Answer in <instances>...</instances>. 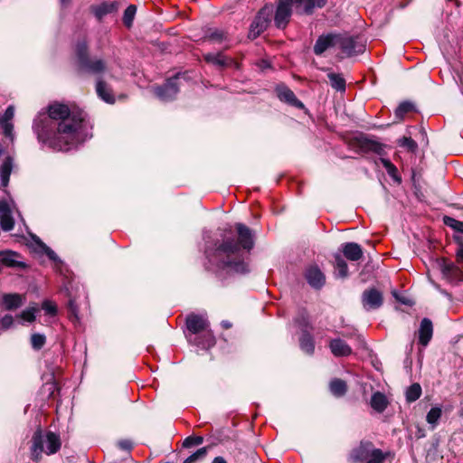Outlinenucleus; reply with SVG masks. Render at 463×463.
Returning <instances> with one entry per match:
<instances>
[{
	"instance_id": "nucleus-49",
	"label": "nucleus",
	"mask_w": 463,
	"mask_h": 463,
	"mask_svg": "<svg viewBox=\"0 0 463 463\" xmlns=\"http://www.w3.org/2000/svg\"><path fill=\"white\" fill-rule=\"evenodd\" d=\"M203 439L200 436H197V437L190 436L184 439V447L189 448V447L194 446V445H201L203 443Z\"/></svg>"
},
{
	"instance_id": "nucleus-53",
	"label": "nucleus",
	"mask_w": 463,
	"mask_h": 463,
	"mask_svg": "<svg viewBox=\"0 0 463 463\" xmlns=\"http://www.w3.org/2000/svg\"><path fill=\"white\" fill-rule=\"evenodd\" d=\"M69 307H70V309H71V313H72L74 316H76V315H77V311H78V310H77V307H76V305H75L74 300H70V302H69Z\"/></svg>"
},
{
	"instance_id": "nucleus-27",
	"label": "nucleus",
	"mask_w": 463,
	"mask_h": 463,
	"mask_svg": "<svg viewBox=\"0 0 463 463\" xmlns=\"http://www.w3.org/2000/svg\"><path fill=\"white\" fill-rule=\"evenodd\" d=\"M194 343L203 349H209L215 345V337L212 331L205 330L202 335L194 338Z\"/></svg>"
},
{
	"instance_id": "nucleus-37",
	"label": "nucleus",
	"mask_w": 463,
	"mask_h": 463,
	"mask_svg": "<svg viewBox=\"0 0 463 463\" xmlns=\"http://www.w3.org/2000/svg\"><path fill=\"white\" fill-rule=\"evenodd\" d=\"M206 39L212 43H221L227 41V34L222 30H214L206 36Z\"/></svg>"
},
{
	"instance_id": "nucleus-45",
	"label": "nucleus",
	"mask_w": 463,
	"mask_h": 463,
	"mask_svg": "<svg viewBox=\"0 0 463 463\" xmlns=\"http://www.w3.org/2000/svg\"><path fill=\"white\" fill-rule=\"evenodd\" d=\"M42 308L50 316H55L57 313L56 305L50 300H44L42 304Z\"/></svg>"
},
{
	"instance_id": "nucleus-42",
	"label": "nucleus",
	"mask_w": 463,
	"mask_h": 463,
	"mask_svg": "<svg viewBox=\"0 0 463 463\" xmlns=\"http://www.w3.org/2000/svg\"><path fill=\"white\" fill-rule=\"evenodd\" d=\"M46 338L42 334H33L31 336V344L33 349L40 350L45 345Z\"/></svg>"
},
{
	"instance_id": "nucleus-25",
	"label": "nucleus",
	"mask_w": 463,
	"mask_h": 463,
	"mask_svg": "<svg viewBox=\"0 0 463 463\" xmlns=\"http://www.w3.org/2000/svg\"><path fill=\"white\" fill-rule=\"evenodd\" d=\"M388 403L386 396L380 392H374L371 397L370 404L372 408L379 413L383 412L387 408Z\"/></svg>"
},
{
	"instance_id": "nucleus-43",
	"label": "nucleus",
	"mask_w": 463,
	"mask_h": 463,
	"mask_svg": "<svg viewBox=\"0 0 463 463\" xmlns=\"http://www.w3.org/2000/svg\"><path fill=\"white\" fill-rule=\"evenodd\" d=\"M207 449L206 448H201L196 452L189 456L184 463H194L199 459L203 458L206 456Z\"/></svg>"
},
{
	"instance_id": "nucleus-30",
	"label": "nucleus",
	"mask_w": 463,
	"mask_h": 463,
	"mask_svg": "<svg viewBox=\"0 0 463 463\" xmlns=\"http://www.w3.org/2000/svg\"><path fill=\"white\" fill-rule=\"evenodd\" d=\"M442 410L439 406L432 407L426 415V421L430 425L431 430H434L441 418Z\"/></svg>"
},
{
	"instance_id": "nucleus-52",
	"label": "nucleus",
	"mask_w": 463,
	"mask_h": 463,
	"mask_svg": "<svg viewBox=\"0 0 463 463\" xmlns=\"http://www.w3.org/2000/svg\"><path fill=\"white\" fill-rule=\"evenodd\" d=\"M403 142L405 145H407L410 148L416 147V143L410 137H404Z\"/></svg>"
},
{
	"instance_id": "nucleus-56",
	"label": "nucleus",
	"mask_w": 463,
	"mask_h": 463,
	"mask_svg": "<svg viewBox=\"0 0 463 463\" xmlns=\"http://www.w3.org/2000/svg\"><path fill=\"white\" fill-rule=\"evenodd\" d=\"M222 326L224 328V329H229L232 327V323L229 322V321H222Z\"/></svg>"
},
{
	"instance_id": "nucleus-36",
	"label": "nucleus",
	"mask_w": 463,
	"mask_h": 463,
	"mask_svg": "<svg viewBox=\"0 0 463 463\" xmlns=\"http://www.w3.org/2000/svg\"><path fill=\"white\" fill-rule=\"evenodd\" d=\"M137 13V7L134 5H130L127 7L123 15V24L128 27H131L133 20Z\"/></svg>"
},
{
	"instance_id": "nucleus-31",
	"label": "nucleus",
	"mask_w": 463,
	"mask_h": 463,
	"mask_svg": "<svg viewBox=\"0 0 463 463\" xmlns=\"http://www.w3.org/2000/svg\"><path fill=\"white\" fill-rule=\"evenodd\" d=\"M335 269L337 277L345 278L348 275L346 261L339 255L335 256Z\"/></svg>"
},
{
	"instance_id": "nucleus-48",
	"label": "nucleus",
	"mask_w": 463,
	"mask_h": 463,
	"mask_svg": "<svg viewBox=\"0 0 463 463\" xmlns=\"http://www.w3.org/2000/svg\"><path fill=\"white\" fill-rule=\"evenodd\" d=\"M14 324V317L11 315H5L0 318V328L6 330L10 328Z\"/></svg>"
},
{
	"instance_id": "nucleus-15",
	"label": "nucleus",
	"mask_w": 463,
	"mask_h": 463,
	"mask_svg": "<svg viewBox=\"0 0 463 463\" xmlns=\"http://www.w3.org/2000/svg\"><path fill=\"white\" fill-rule=\"evenodd\" d=\"M0 225L6 232L13 230L14 225L10 205L3 200H0Z\"/></svg>"
},
{
	"instance_id": "nucleus-51",
	"label": "nucleus",
	"mask_w": 463,
	"mask_h": 463,
	"mask_svg": "<svg viewBox=\"0 0 463 463\" xmlns=\"http://www.w3.org/2000/svg\"><path fill=\"white\" fill-rule=\"evenodd\" d=\"M118 445L121 449L126 451H129L133 447L132 442L128 439L120 440Z\"/></svg>"
},
{
	"instance_id": "nucleus-35",
	"label": "nucleus",
	"mask_w": 463,
	"mask_h": 463,
	"mask_svg": "<svg viewBox=\"0 0 463 463\" xmlns=\"http://www.w3.org/2000/svg\"><path fill=\"white\" fill-rule=\"evenodd\" d=\"M421 395V387L419 383L411 384L406 392V400L409 402L417 401Z\"/></svg>"
},
{
	"instance_id": "nucleus-14",
	"label": "nucleus",
	"mask_w": 463,
	"mask_h": 463,
	"mask_svg": "<svg viewBox=\"0 0 463 463\" xmlns=\"http://www.w3.org/2000/svg\"><path fill=\"white\" fill-rule=\"evenodd\" d=\"M305 277L308 284L315 288H322L326 282L325 275L317 266L308 267L306 270Z\"/></svg>"
},
{
	"instance_id": "nucleus-17",
	"label": "nucleus",
	"mask_w": 463,
	"mask_h": 463,
	"mask_svg": "<svg viewBox=\"0 0 463 463\" xmlns=\"http://www.w3.org/2000/svg\"><path fill=\"white\" fill-rule=\"evenodd\" d=\"M91 12L94 14L95 17L101 21L104 16L109 14H112L118 11V4L117 2H103L97 5H92L90 7Z\"/></svg>"
},
{
	"instance_id": "nucleus-1",
	"label": "nucleus",
	"mask_w": 463,
	"mask_h": 463,
	"mask_svg": "<svg viewBox=\"0 0 463 463\" xmlns=\"http://www.w3.org/2000/svg\"><path fill=\"white\" fill-rule=\"evenodd\" d=\"M83 119L81 111L53 102L46 113H39L33 128L40 142L58 151H68L83 141Z\"/></svg>"
},
{
	"instance_id": "nucleus-44",
	"label": "nucleus",
	"mask_w": 463,
	"mask_h": 463,
	"mask_svg": "<svg viewBox=\"0 0 463 463\" xmlns=\"http://www.w3.org/2000/svg\"><path fill=\"white\" fill-rule=\"evenodd\" d=\"M298 326L301 327L303 333L308 332V329L311 328V324L309 322V317L306 314H302L299 317L296 319Z\"/></svg>"
},
{
	"instance_id": "nucleus-11",
	"label": "nucleus",
	"mask_w": 463,
	"mask_h": 463,
	"mask_svg": "<svg viewBox=\"0 0 463 463\" xmlns=\"http://www.w3.org/2000/svg\"><path fill=\"white\" fill-rule=\"evenodd\" d=\"M203 59L206 62L221 69L229 67L238 68V63L234 61V59L226 56L222 52L217 53H206L203 55Z\"/></svg>"
},
{
	"instance_id": "nucleus-5",
	"label": "nucleus",
	"mask_w": 463,
	"mask_h": 463,
	"mask_svg": "<svg viewBox=\"0 0 463 463\" xmlns=\"http://www.w3.org/2000/svg\"><path fill=\"white\" fill-rule=\"evenodd\" d=\"M78 63L80 69L93 74H99L107 70L106 61L99 57H90L85 40L79 42L75 47Z\"/></svg>"
},
{
	"instance_id": "nucleus-8",
	"label": "nucleus",
	"mask_w": 463,
	"mask_h": 463,
	"mask_svg": "<svg viewBox=\"0 0 463 463\" xmlns=\"http://www.w3.org/2000/svg\"><path fill=\"white\" fill-rule=\"evenodd\" d=\"M176 81V76L168 79L163 86H158L154 89L155 95L164 101L172 99L179 90Z\"/></svg>"
},
{
	"instance_id": "nucleus-16",
	"label": "nucleus",
	"mask_w": 463,
	"mask_h": 463,
	"mask_svg": "<svg viewBox=\"0 0 463 463\" xmlns=\"http://www.w3.org/2000/svg\"><path fill=\"white\" fill-rule=\"evenodd\" d=\"M331 47H336V34L321 35L315 43L314 52L317 55H321Z\"/></svg>"
},
{
	"instance_id": "nucleus-40",
	"label": "nucleus",
	"mask_w": 463,
	"mask_h": 463,
	"mask_svg": "<svg viewBox=\"0 0 463 463\" xmlns=\"http://www.w3.org/2000/svg\"><path fill=\"white\" fill-rule=\"evenodd\" d=\"M385 459V455L379 449H373L372 452H370V456L366 463H383Z\"/></svg>"
},
{
	"instance_id": "nucleus-24",
	"label": "nucleus",
	"mask_w": 463,
	"mask_h": 463,
	"mask_svg": "<svg viewBox=\"0 0 463 463\" xmlns=\"http://www.w3.org/2000/svg\"><path fill=\"white\" fill-rule=\"evenodd\" d=\"M14 166V159L7 156L0 167L1 185L6 187L9 184L10 175Z\"/></svg>"
},
{
	"instance_id": "nucleus-29",
	"label": "nucleus",
	"mask_w": 463,
	"mask_h": 463,
	"mask_svg": "<svg viewBox=\"0 0 463 463\" xmlns=\"http://www.w3.org/2000/svg\"><path fill=\"white\" fill-rule=\"evenodd\" d=\"M299 345L302 351L307 354H313L315 351V343L309 332L303 333L299 339Z\"/></svg>"
},
{
	"instance_id": "nucleus-59",
	"label": "nucleus",
	"mask_w": 463,
	"mask_h": 463,
	"mask_svg": "<svg viewBox=\"0 0 463 463\" xmlns=\"http://www.w3.org/2000/svg\"><path fill=\"white\" fill-rule=\"evenodd\" d=\"M401 302L404 303V304H408V302L406 301V299H400Z\"/></svg>"
},
{
	"instance_id": "nucleus-22",
	"label": "nucleus",
	"mask_w": 463,
	"mask_h": 463,
	"mask_svg": "<svg viewBox=\"0 0 463 463\" xmlns=\"http://www.w3.org/2000/svg\"><path fill=\"white\" fill-rule=\"evenodd\" d=\"M329 348L335 356H348L352 353V348L342 339L335 338L330 341Z\"/></svg>"
},
{
	"instance_id": "nucleus-2",
	"label": "nucleus",
	"mask_w": 463,
	"mask_h": 463,
	"mask_svg": "<svg viewBox=\"0 0 463 463\" xmlns=\"http://www.w3.org/2000/svg\"><path fill=\"white\" fill-rule=\"evenodd\" d=\"M235 227L237 239L225 235L221 242H216L213 248H208L205 252L213 265L228 272L243 274L249 270L245 257L253 248V234L242 223H237Z\"/></svg>"
},
{
	"instance_id": "nucleus-28",
	"label": "nucleus",
	"mask_w": 463,
	"mask_h": 463,
	"mask_svg": "<svg viewBox=\"0 0 463 463\" xmlns=\"http://www.w3.org/2000/svg\"><path fill=\"white\" fill-rule=\"evenodd\" d=\"M96 91L98 96L108 103L114 102V95L110 90V88L107 85V83L101 80H98L96 85Z\"/></svg>"
},
{
	"instance_id": "nucleus-32",
	"label": "nucleus",
	"mask_w": 463,
	"mask_h": 463,
	"mask_svg": "<svg viewBox=\"0 0 463 463\" xmlns=\"http://www.w3.org/2000/svg\"><path fill=\"white\" fill-rule=\"evenodd\" d=\"M380 162L382 163L383 166L385 168L387 174L396 182L400 183L401 178L398 175L397 167L389 160L386 158H380Z\"/></svg>"
},
{
	"instance_id": "nucleus-6",
	"label": "nucleus",
	"mask_w": 463,
	"mask_h": 463,
	"mask_svg": "<svg viewBox=\"0 0 463 463\" xmlns=\"http://www.w3.org/2000/svg\"><path fill=\"white\" fill-rule=\"evenodd\" d=\"M336 47L347 57L363 53L365 45L359 37L348 34H336Z\"/></svg>"
},
{
	"instance_id": "nucleus-38",
	"label": "nucleus",
	"mask_w": 463,
	"mask_h": 463,
	"mask_svg": "<svg viewBox=\"0 0 463 463\" xmlns=\"http://www.w3.org/2000/svg\"><path fill=\"white\" fill-rule=\"evenodd\" d=\"M413 109V105L410 102H402L395 110V117L402 119L404 116Z\"/></svg>"
},
{
	"instance_id": "nucleus-12",
	"label": "nucleus",
	"mask_w": 463,
	"mask_h": 463,
	"mask_svg": "<svg viewBox=\"0 0 463 463\" xmlns=\"http://www.w3.org/2000/svg\"><path fill=\"white\" fill-rule=\"evenodd\" d=\"M362 302L365 309H376L383 304V295L375 288L364 290L362 296Z\"/></svg>"
},
{
	"instance_id": "nucleus-21",
	"label": "nucleus",
	"mask_w": 463,
	"mask_h": 463,
	"mask_svg": "<svg viewBox=\"0 0 463 463\" xmlns=\"http://www.w3.org/2000/svg\"><path fill=\"white\" fill-rule=\"evenodd\" d=\"M345 257L351 261H357L363 257L361 246L355 242H346L342 245Z\"/></svg>"
},
{
	"instance_id": "nucleus-54",
	"label": "nucleus",
	"mask_w": 463,
	"mask_h": 463,
	"mask_svg": "<svg viewBox=\"0 0 463 463\" xmlns=\"http://www.w3.org/2000/svg\"><path fill=\"white\" fill-rule=\"evenodd\" d=\"M457 259L458 261L463 263V247L458 249V250L457 251Z\"/></svg>"
},
{
	"instance_id": "nucleus-33",
	"label": "nucleus",
	"mask_w": 463,
	"mask_h": 463,
	"mask_svg": "<svg viewBox=\"0 0 463 463\" xmlns=\"http://www.w3.org/2000/svg\"><path fill=\"white\" fill-rule=\"evenodd\" d=\"M330 391L335 396H342L346 392V384L343 380L334 379L330 383Z\"/></svg>"
},
{
	"instance_id": "nucleus-57",
	"label": "nucleus",
	"mask_w": 463,
	"mask_h": 463,
	"mask_svg": "<svg viewBox=\"0 0 463 463\" xmlns=\"http://www.w3.org/2000/svg\"><path fill=\"white\" fill-rule=\"evenodd\" d=\"M71 0H60L62 7H67L71 4Z\"/></svg>"
},
{
	"instance_id": "nucleus-7",
	"label": "nucleus",
	"mask_w": 463,
	"mask_h": 463,
	"mask_svg": "<svg viewBox=\"0 0 463 463\" xmlns=\"http://www.w3.org/2000/svg\"><path fill=\"white\" fill-rule=\"evenodd\" d=\"M272 14V5H266L263 8H261L259 11L257 16L250 24V34H252L253 37L258 36L268 27L271 20Z\"/></svg>"
},
{
	"instance_id": "nucleus-26",
	"label": "nucleus",
	"mask_w": 463,
	"mask_h": 463,
	"mask_svg": "<svg viewBox=\"0 0 463 463\" xmlns=\"http://www.w3.org/2000/svg\"><path fill=\"white\" fill-rule=\"evenodd\" d=\"M373 449L371 443H362L353 451L352 457L356 462H366Z\"/></svg>"
},
{
	"instance_id": "nucleus-20",
	"label": "nucleus",
	"mask_w": 463,
	"mask_h": 463,
	"mask_svg": "<svg viewBox=\"0 0 463 463\" xmlns=\"http://www.w3.org/2000/svg\"><path fill=\"white\" fill-rule=\"evenodd\" d=\"M433 334L432 323L429 318H423L419 329V343L426 346L430 341Z\"/></svg>"
},
{
	"instance_id": "nucleus-19",
	"label": "nucleus",
	"mask_w": 463,
	"mask_h": 463,
	"mask_svg": "<svg viewBox=\"0 0 463 463\" xmlns=\"http://www.w3.org/2000/svg\"><path fill=\"white\" fill-rule=\"evenodd\" d=\"M19 254L12 250H0V263L10 268H24L25 264L18 260Z\"/></svg>"
},
{
	"instance_id": "nucleus-46",
	"label": "nucleus",
	"mask_w": 463,
	"mask_h": 463,
	"mask_svg": "<svg viewBox=\"0 0 463 463\" xmlns=\"http://www.w3.org/2000/svg\"><path fill=\"white\" fill-rule=\"evenodd\" d=\"M0 125H1L2 129H3V134L6 137H9L11 140H13V138H14V135H13L14 126H13V124L11 122H0Z\"/></svg>"
},
{
	"instance_id": "nucleus-13",
	"label": "nucleus",
	"mask_w": 463,
	"mask_h": 463,
	"mask_svg": "<svg viewBox=\"0 0 463 463\" xmlns=\"http://www.w3.org/2000/svg\"><path fill=\"white\" fill-rule=\"evenodd\" d=\"M208 326L207 319L203 316L192 314L186 317L187 329L194 335L205 331Z\"/></svg>"
},
{
	"instance_id": "nucleus-3",
	"label": "nucleus",
	"mask_w": 463,
	"mask_h": 463,
	"mask_svg": "<svg viewBox=\"0 0 463 463\" xmlns=\"http://www.w3.org/2000/svg\"><path fill=\"white\" fill-rule=\"evenodd\" d=\"M327 0H278L274 14V23L279 29H284L290 21L292 6L295 5L298 12L312 14L315 8H322Z\"/></svg>"
},
{
	"instance_id": "nucleus-50",
	"label": "nucleus",
	"mask_w": 463,
	"mask_h": 463,
	"mask_svg": "<svg viewBox=\"0 0 463 463\" xmlns=\"http://www.w3.org/2000/svg\"><path fill=\"white\" fill-rule=\"evenodd\" d=\"M14 116V108L13 106H9L5 109L3 117L0 118V122H10V120L13 119Z\"/></svg>"
},
{
	"instance_id": "nucleus-18",
	"label": "nucleus",
	"mask_w": 463,
	"mask_h": 463,
	"mask_svg": "<svg viewBox=\"0 0 463 463\" xmlns=\"http://www.w3.org/2000/svg\"><path fill=\"white\" fill-rule=\"evenodd\" d=\"M278 97L281 101L287 102L288 104L296 107L298 109H303L304 104L296 97L294 92L286 86H279L277 89Z\"/></svg>"
},
{
	"instance_id": "nucleus-58",
	"label": "nucleus",
	"mask_w": 463,
	"mask_h": 463,
	"mask_svg": "<svg viewBox=\"0 0 463 463\" xmlns=\"http://www.w3.org/2000/svg\"><path fill=\"white\" fill-rule=\"evenodd\" d=\"M458 416L463 419V400L460 402V407L458 410Z\"/></svg>"
},
{
	"instance_id": "nucleus-41",
	"label": "nucleus",
	"mask_w": 463,
	"mask_h": 463,
	"mask_svg": "<svg viewBox=\"0 0 463 463\" xmlns=\"http://www.w3.org/2000/svg\"><path fill=\"white\" fill-rule=\"evenodd\" d=\"M39 311L36 307H29L22 311L19 317L26 322H33L35 320V314Z\"/></svg>"
},
{
	"instance_id": "nucleus-9",
	"label": "nucleus",
	"mask_w": 463,
	"mask_h": 463,
	"mask_svg": "<svg viewBox=\"0 0 463 463\" xmlns=\"http://www.w3.org/2000/svg\"><path fill=\"white\" fill-rule=\"evenodd\" d=\"M354 146L362 153H375L382 155L383 152V146L374 140L369 139L365 137H357L354 139Z\"/></svg>"
},
{
	"instance_id": "nucleus-34",
	"label": "nucleus",
	"mask_w": 463,
	"mask_h": 463,
	"mask_svg": "<svg viewBox=\"0 0 463 463\" xmlns=\"http://www.w3.org/2000/svg\"><path fill=\"white\" fill-rule=\"evenodd\" d=\"M328 79L330 80L331 86L336 90L344 91L345 90V79L336 73H329Z\"/></svg>"
},
{
	"instance_id": "nucleus-4",
	"label": "nucleus",
	"mask_w": 463,
	"mask_h": 463,
	"mask_svg": "<svg viewBox=\"0 0 463 463\" xmlns=\"http://www.w3.org/2000/svg\"><path fill=\"white\" fill-rule=\"evenodd\" d=\"M46 448L43 447V437L41 430L34 432L32 439L31 454L34 461H38L43 452L48 455L56 453L61 448V440L58 435L48 432L46 435Z\"/></svg>"
},
{
	"instance_id": "nucleus-23",
	"label": "nucleus",
	"mask_w": 463,
	"mask_h": 463,
	"mask_svg": "<svg viewBox=\"0 0 463 463\" xmlns=\"http://www.w3.org/2000/svg\"><path fill=\"white\" fill-rule=\"evenodd\" d=\"M24 300V297L14 293V294H5L2 298V305L6 310H14L20 307Z\"/></svg>"
},
{
	"instance_id": "nucleus-10",
	"label": "nucleus",
	"mask_w": 463,
	"mask_h": 463,
	"mask_svg": "<svg viewBox=\"0 0 463 463\" xmlns=\"http://www.w3.org/2000/svg\"><path fill=\"white\" fill-rule=\"evenodd\" d=\"M440 269L444 279L449 283L457 284L463 280V270L453 262L442 260Z\"/></svg>"
},
{
	"instance_id": "nucleus-47",
	"label": "nucleus",
	"mask_w": 463,
	"mask_h": 463,
	"mask_svg": "<svg viewBox=\"0 0 463 463\" xmlns=\"http://www.w3.org/2000/svg\"><path fill=\"white\" fill-rule=\"evenodd\" d=\"M43 249H44V252L48 256V258L50 260H52V261H54L56 268H58L59 265L61 264V261L58 258L57 254L51 248L47 247L46 245L43 246Z\"/></svg>"
},
{
	"instance_id": "nucleus-55",
	"label": "nucleus",
	"mask_w": 463,
	"mask_h": 463,
	"mask_svg": "<svg viewBox=\"0 0 463 463\" xmlns=\"http://www.w3.org/2000/svg\"><path fill=\"white\" fill-rule=\"evenodd\" d=\"M212 463H227L222 457H216L213 458Z\"/></svg>"
},
{
	"instance_id": "nucleus-39",
	"label": "nucleus",
	"mask_w": 463,
	"mask_h": 463,
	"mask_svg": "<svg viewBox=\"0 0 463 463\" xmlns=\"http://www.w3.org/2000/svg\"><path fill=\"white\" fill-rule=\"evenodd\" d=\"M443 222L447 226L452 228L456 232L463 233V222L458 221L449 216H445L443 218Z\"/></svg>"
}]
</instances>
